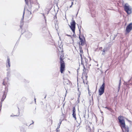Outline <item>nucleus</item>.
<instances>
[{"instance_id":"f257e3e1","label":"nucleus","mask_w":132,"mask_h":132,"mask_svg":"<svg viewBox=\"0 0 132 132\" xmlns=\"http://www.w3.org/2000/svg\"><path fill=\"white\" fill-rule=\"evenodd\" d=\"M118 118L123 132H129V128L128 126H126L124 117L120 116L118 117Z\"/></svg>"},{"instance_id":"f03ea898","label":"nucleus","mask_w":132,"mask_h":132,"mask_svg":"<svg viewBox=\"0 0 132 132\" xmlns=\"http://www.w3.org/2000/svg\"><path fill=\"white\" fill-rule=\"evenodd\" d=\"M25 1L26 4L28 5L29 2L31 6L32 5L34 4L35 9L34 11H38L40 7L39 4L37 2V0H25Z\"/></svg>"},{"instance_id":"7ed1b4c3","label":"nucleus","mask_w":132,"mask_h":132,"mask_svg":"<svg viewBox=\"0 0 132 132\" xmlns=\"http://www.w3.org/2000/svg\"><path fill=\"white\" fill-rule=\"evenodd\" d=\"M62 55L60 56V63L61 66L60 68V71L61 73H63V71L64 70L65 68V63L63 61V59L62 57Z\"/></svg>"},{"instance_id":"20e7f679","label":"nucleus","mask_w":132,"mask_h":132,"mask_svg":"<svg viewBox=\"0 0 132 132\" xmlns=\"http://www.w3.org/2000/svg\"><path fill=\"white\" fill-rule=\"evenodd\" d=\"M73 18H72V22H71V26H70V27L71 29L73 32V36H74V35L75 36V25L76 22L75 21L73 20Z\"/></svg>"},{"instance_id":"39448f33","label":"nucleus","mask_w":132,"mask_h":132,"mask_svg":"<svg viewBox=\"0 0 132 132\" xmlns=\"http://www.w3.org/2000/svg\"><path fill=\"white\" fill-rule=\"evenodd\" d=\"M105 84L104 82H103L102 85L101 86L100 88L99 89V95H102L104 92L105 89Z\"/></svg>"},{"instance_id":"423d86ee","label":"nucleus","mask_w":132,"mask_h":132,"mask_svg":"<svg viewBox=\"0 0 132 132\" xmlns=\"http://www.w3.org/2000/svg\"><path fill=\"white\" fill-rule=\"evenodd\" d=\"M127 4H126L124 6V8L125 11L128 14H130L131 13V11L129 6H127Z\"/></svg>"},{"instance_id":"0eeeda50","label":"nucleus","mask_w":132,"mask_h":132,"mask_svg":"<svg viewBox=\"0 0 132 132\" xmlns=\"http://www.w3.org/2000/svg\"><path fill=\"white\" fill-rule=\"evenodd\" d=\"M132 29V23H130L127 27L126 31L127 33H129Z\"/></svg>"},{"instance_id":"6e6552de","label":"nucleus","mask_w":132,"mask_h":132,"mask_svg":"<svg viewBox=\"0 0 132 132\" xmlns=\"http://www.w3.org/2000/svg\"><path fill=\"white\" fill-rule=\"evenodd\" d=\"M25 13V9L23 12V14L22 16V18L21 19L20 21V27L21 29L23 25V20L24 16V15Z\"/></svg>"},{"instance_id":"1a4fd4ad","label":"nucleus","mask_w":132,"mask_h":132,"mask_svg":"<svg viewBox=\"0 0 132 132\" xmlns=\"http://www.w3.org/2000/svg\"><path fill=\"white\" fill-rule=\"evenodd\" d=\"M6 90H5V91L4 93V94L2 96V97L1 98V101L0 102V104H2V102L4 101V100L5 99L6 96V94L5 93V92H6Z\"/></svg>"},{"instance_id":"9d476101","label":"nucleus","mask_w":132,"mask_h":132,"mask_svg":"<svg viewBox=\"0 0 132 132\" xmlns=\"http://www.w3.org/2000/svg\"><path fill=\"white\" fill-rule=\"evenodd\" d=\"M79 38L81 42L80 45L81 46H83L85 44V38H84V40H83L82 38L80 37V35L79 36Z\"/></svg>"},{"instance_id":"9b49d317","label":"nucleus","mask_w":132,"mask_h":132,"mask_svg":"<svg viewBox=\"0 0 132 132\" xmlns=\"http://www.w3.org/2000/svg\"><path fill=\"white\" fill-rule=\"evenodd\" d=\"M83 66L84 68L83 69V72L82 73V78L83 79V78H84V75H85L86 73V71L87 72V71L88 70L87 69H86L85 66H84V64H83Z\"/></svg>"},{"instance_id":"f8f14e48","label":"nucleus","mask_w":132,"mask_h":132,"mask_svg":"<svg viewBox=\"0 0 132 132\" xmlns=\"http://www.w3.org/2000/svg\"><path fill=\"white\" fill-rule=\"evenodd\" d=\"M42 32L43 33H47L48 32L47 28L45 26L42 28Z\"/></svg>"},{"instance_id":"ddd939ff","label":"nucleus","mask_w":132,"mask_h":132,"mask_svg":"<svg viewBox=\"0 0 132 132\" xmlns=\"http://www.w3.org/2000/svg\"><path fill=\"white\" fill-rule=\"evenodd\" d=\"M7 63L6 64V67H10V59L9 57H7Z\"/></svg>"},{"instance_id":"4468645a","label":"nucleus","mask_w":132,"mask_h":132,"mask_svg":"<svg viewBox=\"0 0 132 132\" xmlns=\"http://www.w3.org/2000/svg\"><path fill=\"white\" fill-rule=\"evenodd\" d=\"M26 37L28 38L30 37L32 35V34L31 32H26Z\"/></svg>"},{"instance_id":"2eb2a0df","label":"nucleus","mask_w":132,"mask_h":132,"mask_svg":"<svg viewBox=\"0 0 132 132\" xmlns=\"http://www.w3.org/2000/svg\"><path fill=\"white\" fill-rule=\"evenodd\" d=\"M10 76V72H8L7 73V77L6 78V79L7 80V81L9 80V78Z\"/></svg>"},{"instance_id":"dca6fc26","label":"nucleus","mask_w":132,"mask_h":132,"mask_svg":"<svg viewBox=\"0 0 132 132\" xmlns=\"http://www.w3.org/2000/svg\"><path fill=\"white\" fill-rule=\"evenodd\" d=\"M101 51H103L102 54L104 55L105 54V52L107 51V48H104L103 50H101Z\"/></svg>"},{"instance_id":"f3484780","label":"nucleus","mask_w":132,"mask_h":132,"mask_svg":"<svg viewBox=\"0 0 132 132\" xmlns=\"http://www.w3.org/2000/svg\"><path fill=\"white\" fill-rule=\"evenodd\" d=\"M84 59L85 60V62H83V64H85L86 65H87V62L88 61V60L87 59H86L85 57H84Z\"/></svg>"},{"instance_id":"a211bd4d","label":"nucleus","mask_w":132,"mask_h":132,"mask_svg":"<svg viewBox=\"0 0 132 132\" xmlns=\"http://www.w3.org/2000/svg\"><path fill=\"white\" fill-rule=\"evenodd\" d=\"M80 56L81 57V64H83V58L82 56V53H79Z\"/></svg>"},{"instance_id":"6ab92c4d","label":"nucleus","mask_w":132,"mask_h":132,"mask_svg":"<svg viewBox=\"0 0 132 132\" xmlns=\"http://www.w3.org/2000/svg\"><path fill=\"white\" fill-rule=\"evenodd\" d=\"M121 79H120V82L119 83V86L118 87V92L120 89V85H121Z\"/></svg>"},{"instance_id":"aec40b11","label":"nucleus","mask_w":132,"mask_h":132,"mask_svg":"<svg viewBox=\"0 0 132 132\" xmlns=\"http://www.w3.org/2000/svg\"><path fill=\"white\" fill-rule=\"evenodd\" d=\"M72 115L73 117L75 118V120H76L77 118L76 117V113H72Z\"/></svg>"},{"instance_id":"412c9836","label":"nucleus","mask_w":132,"mask_h":132,"mask_svg":"<svg viewBox=\"0 0 132 132\" xmlns=\"http://www.w3.org/2000/svg\"><path fill=\"white\" fill-rule=\"evenodd\" d=\"M6 78H5V79H4L3 82L2 83L3 85H5V84L7 83V82H6Z\"/></svg>"},{"instance_id":"4be33fe9","label":"nucleus","mask_w":132,"mask_h":132,"mask_svg":"<svg viewBox=\"0 0 132 132\" xmlns=\"http://www.w3.org/2000/svg\"><path fill=\"white\" fill-rule=\"evenodd\" d=\"M105 108L106 109H107L108 110L110 111H111L112 110V109L110 108H109L108 107L106 106L105 107Z\"/></svg>"},{"instance_id":"5701e85b","label":"nucleus","mask_w":132,"mask_h":132,"mask_svg":"<svg viewBox=\"0 0 132 132\" xmlns=\"http://www.w3.org/2000/svg\"><path fill=\"white\" fill-rule=\"evenodd\" d=\"M81 94V92H79V93L78 95V100L79 101V97H80V94Z\"/></svg>"},{"instance_id":"b1692460","label":"nucleus","mask_w":132,"mask_h":132,"mask_svg":"<svg viewBox=\"0 0 132 132\" xmlns=\"http://www.w3.org/2000/svg\"><path fill=\"white\" fill-rule=\"evenodd\" d=\"M72 113H76V109L75 107H73Z\"/></svg>"},{"instance_id":"393cba45","label":"nucleus","mask_w":132,"mask_h":132,"mask_svg":"<svg viewBox=\"0 0 132 132\" xmlns=\"http://www.w3.org/2000/svg\"><path fill=\"white\" fill-rule=\"evenodd\" d=\"M61 122H60L58 124V127H57V129H58L59 128H60V125L61 124Z\"/></svg>"},{"instance_id":"a878e982","label":"nucleus","mask_w":132,"mask_h":132,"mask_svg":"<svg viewBox=\"0 0 132 132\" xmlns=\"http://www.w3.org/2000/svg\"><path fill=\"white\" fill-rule=\"evenodd\" d=\"M83 82L84 84H85V83L86 84H87V83H88V81H85V82L84 80V79H83Z\"/></svg>"},{"instance_id":"bb28decb","label":"nucleus","mask_w":132,"mask_h":132,"mask_svg":"<svg viewBox=\"0 0 132 132\" xmlns=\"http://www.w3.org/2000/svg\"><path fill=\"white\" fill-rule=\"evenodd\" d=\"M78 29H79V33H80V32H81L80 29H81V26H80V27H78Z\"/></svg>"},{"instance_id":"cd10ccee","label":"nucleus","mask_w":132,"mask_h":132,"mask_svg":"<svg viewBox=\"0 0 132 132\" xmlns=\"http://www.w3.org/2000/svg\"><path fill=\"white\" fill-rule=\"evenodd\" d=\"M84 76H85V80H87V76H86V75H84Z\"/></svg>"},{"instance_id":"c85d7f7f","label":"nucleus","mask_w":132,"mask_h":132,"mask_svg":"<svg viewBox=\"0 0 132 132\" xmlns=\"http://www.w3.org/2000/svg\"><path fill=\"white\" fill-rule=\"evenodd\" d=\"M80 53H83V50L82 49L80 50Z\"/></svg>"},{"instance_id":"c756f323","label":"nucleus","mask_w":132,"mask_h":132,"mask_svg":"<svg viewBox=\"0 0 132 132\" xmlns=\"http://www.w3.org/2000/svg\"><path fill=\"white\" fill-rule=\"evenodd\" d=\"M22 99L23 100L25 101L26 100V98L25 97H23L22 98Z\"/></svg>"},{"instance_id":"7c9ffc66","label":"nucleus","mask_w":132,"mask_h":132,"mask_svg":"<svg viewBox=\"0 0 132 132\" xmlns=\"http://www.w3.org/2000/svg\"><path fill=\"white\" fill-rule=\"evenodd\" d=\"M2 105V104H0V112L1 111Z\"/></svg>"},{"instance_id":"2f4dec72","label":"nucleus","mask_w":132,"mask_h":132,"mask_svg":"<svg viewBox=\"0 0 132 132\" xmlns=\"http://www.w3.org/2000/svg\"><path fill=\"white\" fill-rule=\"evenodd\" d=\"M43 15H44V19H45V22H46V18L45 17V16H44V15L43 14Z\"/></svg>"},{"instance_id":"473e14b6","label":"nucleus","mask_w":132,"mask_h":132,"mask_svg":"<svg viewBox=\"0 0 132 132\" xmlns=\"http://www.w3.org/2000/svg\"><path fill=\"white\" fill-rule=\"evenodd\" d=\"M32 123L30 124V125H29V126H30V125H32V124H33L34 123V121H33L32 120Z\"/></svg>"},{"instance_id":"72a5a7b5","label":"nucleus","mask_w":132,"mask_h":132,"mask_svg":"<svg viewBox=\"0 0 132 132\" xmlns=\"http://www.w3.org/2000/svg\"><path fill=\"white\" fill-rule=\"evenodd\" d=\"M56 132H60V130H58L57 128L56 129Z\"/></svg>"},{"instance_id":"f704fd0d","label":"nucleus","mask_w":132,"mask_h":132,"mask_svg":"<svg viewBox=\"0 0 132 132\" xmlns=\"http://www.w3.org/2000/svg\"><path fill=\"white\" fill-rule=\"evenodd\" d=\"M91 93V92H90V91H88V94L89 95H91V94H90Z\"/></svg>"},{"instance_id":"c9c22d12","label":"nucleus","mask_w":132,"mask_h":132,"mask_svg":"<svg viewBox=\"0 0 132 132\" xmlns=\"http://www.w3.org/2000/svg\"><path fill=\"white\" fill-rule=\"evenodd\" d=\"M79 49H80V50H81V49H82V47L80 46H79Z\"/></svg>"},{"instance_id":"e433bc0d","label":"nucleus","mask_w":132,"mask_h":132,"mask_svg":"<svg viewBox=\"0 0 132 132\" xmlns=\"http://www.w3.org/2000/svg\"><path fill=\"white\" fill-rule=\"evenodd\" d=\"M19 114H20L19 112V114H18V115H15V116H18L19 115Z\"/></svg>"},{"instance_id":"4c0bfd02","label":"nucleus","mask_w":132,"mask_h":132,"mask_svg":"<svg viewBox=\"0 0 132 132\" xmlns=\"http://www.w3.org/2000/svg\"><path fill=\"white\" fill-rule=\"evenodd\" d=\"M102 48V47H100V48H99V49L100 50H101Z\"/></svg>"},{"instance_id":"58836bf2","label":"nucleus","mask_w":132,"mask_h":132,"mask_svg":"<svg viewBox=\"0 0 132 132\" xmlns=\"http://www.w3.org/2000/svg\"><path fill=\"white\" fill-rule=\"evenodd\" d=\"M88 91H90V90L89 89V87H88Z\"/></svg>"},{"instance_id":"ea45409f","label":"nucleus","mask_w":132,"mask_h":132,"mask_svg":"<svg viewBox=\"0 0 132 132\" xmlns=\"http://www.w3.org/2000/svg\"><path fill=\"white\" fill-rule=\"evenodd\" d=\"M71 4H71V5H72L73 4V2H71Z\"/></svg>"},{"instance_id":"a19ab883","label":"nucleus","mask_w":132,"mask_h":132,"mask_svg":"<svg viewBox=\"0 0 132 132\" xmlns=\"http://www.w3.org/2000/svg\"><path fill=\"white\" fill-rule=\"evenodd\" d=\"M30 14H32V13L31 12V11H30Z\"/></svg>"},{"instance_id":"79ce46f5","label":"nucleus","mask_w":132,"mask_h":132,"mask_svg":"<svg viewBox=\"0 0 132 132\" xmlns=\"http://www.w3.org/2000/svg\"><path fill=\"white\" fill-rule=\"evenodd\" d=\"M36 99L35 98H34V100H35V102H36Z\"/></svg>"},{"instance_id":"37998d69","label":"nucleus","mask_w":132,"mask_h":132,"mask_svg":"<svg viewBox=\"0 0 132 132\" xmlns=\"http://www.w3.org/2000/svg\"><path fill=\"white\" fill-rule=\"evenodd\" d=\"M78 91H79V92H80L79 90V88H78Z\"/></svg>"},{"instance_id":"c03bdc74","label":"nucleus","mask_w":132,"mask_h":132,"mask_svg":"<svg viewBox=\"0 0 132 132\" xmlns=\"http://www.w3.org/2000/svg\"><path fill=\"white\" fill-rule=\"evenodd\" d=\"M72 6V5H71V6H70V7H71Z\"/></svg>"},{"instance_id":"a18cd8bd","label":"nucleus","mask_w":132,"mask_h":132,"mask_svg":"<svg viewBox=\"0 0 132 132\" xmlns=\"http://www.w3.org/2000/svg\"><path fill=\"white\" fill-rule=\"evenodd\" d=\"M67 82H69V81L68 80H67Z\"/></svg>"},{"instance_id":"49530a36","label":"nucleus","mask_w":132,"mask_h":132,"mask_svg":"<svg viewBox=\"0 0 132 132\" xmlns=\"http://www.w3.org/2000/svg\"><path fill=\"white\" fill-rule=\"evenodd\" d=\"M46 95L45 96V97H44V98H46Z\"/></svg>"},{"instance_id":"de8ad7c7","label":"nucleus","mask_w":132,"mask_h":132,"mask_svg":"<svg viewBox=\"0 0 132 132\" xmlns=\"http://www.w3.org/2000/svg\"><path fill=\"white\" fill-rule=\"evenodd\" d=\"M88 128H89L90 129V128L89 127H88Z\"/></svg>"},{"instance_id":"09e8293b","label":"nucleus","mask_w":132,"mask_h":132,"mask_svg":"<svg viewBox=\"0 0 132 132\" xmlns=\"http://www.w3.org/2000/svg\"><path fill=\"white\" fill-rule=\"evenodd\" d=\"M67 35V36H70V35Z\"/></svg>"},{"instance_id":"8fccbe9b","label":"nucleus","mask_w":132,"mask_h":132,"mask_svg":"<svg viewBox=\"0 0 132 132\" xmlns=\"http://www.w3.org/2000/svg\"><path fill=\"white\" fill-rule=\"evenodd\" d=\"M77 101L78 102H79V101L78 100H77Z\"/></svg>"},{"instance_id":"3c124183","label":"nucleus","mask_w":132,"mask_h":132,"mask_svg":"<svg viewBox=\"0 0 132 132\" xmlns=\"http://www.w3.org/2000/svg\"><path fill=\"white\" fill-rule=\"evenodd\" d=\"M9 69H7V70H8Z\"/></svg>"},{"instance_id":"603ef678","label":"nucleus","mask_w":132,"mask_h":132,"mask_svg":"<svg viewBox=\"0 0 132 132\" xmlns=\"http://www.w3.org/2000/svg\"><path fill=\"white\" fill-rule=\"evenodd\" d=\"M131 80V79H130L129 81H130Z\"/></svg>"},{"instance_id":"864d4df0","label":"nucleus","mask_w":132,"mask_h":132,"mask_svg":"<svg viewBox=\"0 0 132 132\" xmlns=\"http://www.w3.org/2000/svg\"><path fill=\"white\" fill-rule=\"evenodd\" d=\"M18 109H19V108H18Z\"/></svg>"}]
</instances>
